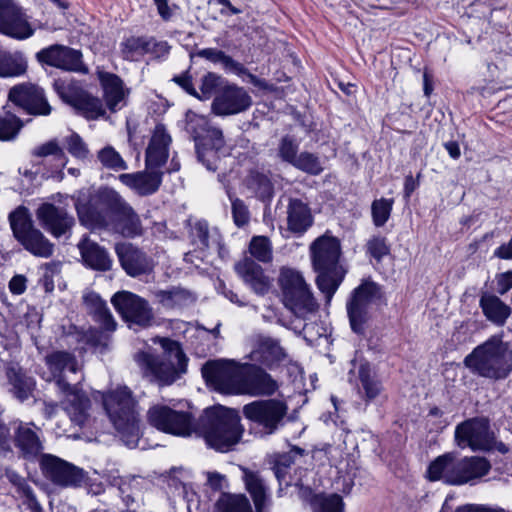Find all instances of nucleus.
Masks as SVG:
<instances>
[{"mask_svg": "<svg viewBox=\"0 0 512 512\" xmlns=\"http://www.w3.org/2000/svg\"><path fill=\"white\" fill-rule=\"evenodd\" d=\"M121 54L123 59L128 61L138 60L149 52L148 37H135L131 36L123 40L120 44Z\"/></svg>", "mask_w": 512, "mask_h": 512, "instance_id": "nucleus-48", "label": "nucleus"}, {"mask_svg": "<svg viewBox=\"0 0 512 512\" xmlns=\"http://www.w3.org/2000/svg\"><path fill=\"white\" fill-rule=\"evenodd\" d=\"M148 421L160 431L181 437L190 436L195 427L191 413L177 411L165 405L151 407Z\"/></svg>", "mask_w": 512, "mask_h": 512, "instance_id": "nucleus-17", "label": "nucleus"}, {"mask_svg": "<svg viewBox=\"0 0 512 512\" xmlns=\"http://www.w3.org/2000/svg\"><path fill=\"white\" fill-rule=\"evenodd\" d=\"M221 144L219 148L216 145V140L204 141V143L197 144L195 147L197 159L209 171H216L218 162L222 156L229 155V147L225 144L224 136L221 135Z\"/></svg>", "mask_w": 512, "mask_h": 512, "instance_id": "nucleus-38", "label": "nucleus"}, {"mask_svg": "<svg viewBox=\"0 0 512 512\" xmlns=\"http://www.w3.org/2000/svg\"><path fill=\"white\" fill-rule=\"evenodd\" d=\"M36 58L40 63L66 71L85 70L81 51L64 45L55 44L44 48L36 54Z\"/></svg>", "mask_w": 512, "mask_h": 512, "instance_id": "nucleus-22", "label": "nucleus"}, {"mask_svg": "<svg viewBox=\"0 0 512 512\" xmlns=\"http://www.w3.org/2000/svg\"><path fill=\"white\" fill-rule=\"evenodd\" d=\"M189 237L191 244L199 250H205L212 245L219 247L220 237L216 229L210 231L209 225L205 220H197L190 224Z\"/></svg>", "mask_w": 512, "mask_h": 512, "instance_id": "nucleus-41", "label": "nucleus"}, {"mask_svg": "<svg viewBox=\"0 0 512 512\" xmlns=\"http://www.w3.org/2000/svg\"><path fill=\"white\" fill-rule=\"evenodd\" d=\"M163 172L156 168H148L145 170L120 174L119 180L127 187L135 190L141 196L154 194L162 183Z\"/></svg>", "mask_w": 512, "mask_h": 512, "instance_id": "nucleus-27", "label": "nucleus"}, {"mask_svg": "<svg viewBox=\"0 0 512 512\" xmlns=\"http://www.w3.org/2000/svg\"><path fill=\"white\" fill-rule=\"evenodd\" d=\"M237 274L258 295L266 294L271 286L268 276L262 267L252 258L245 257L235 265Z\"/></svg>", "mask_w": 512, "mask_h": 512, "instance_id": "nucleus-32", "label": "nucleus"}, {"mask_svg": "<svg viewBox=\"0 0 512 512\" xmlns=\"http://www.w3.org/2000/svg\"><path fill=\"white\" fill-rule=\"evenodd\" d=\"M191 58L199 57L204 58L212 63H220L227 70H230L238 75L245 74L247 69L243 64L235 61L232 57L226 55L222 50L216 48H205L195 53H192Z\"/></svg>", "mask_w": 512, "mask_h": 512, "instance_id": "nucleus-44", "label": "nucleus"}, {"mask_svg": "<svg viewBox=\"0 0 512 512\" xmlns=\"http://www.w3.org/2000/svg\"><path fill=\"white\" fill-rule=\"evenodd\" d=\"M62 144L69 154L78 160L85 161L90 155L87 144L76 132H71L69 135L63 137Z\"/></svg>", "mask_w": 512, "mask_h": 512, "instance_id": "nucleus-51", "label": "nucleus"}, {"mask_svg": "<svg viewBox=\"0 0 512 512\" xmlns=\"http://www.w3.org/2000/svg\"><path fill=\"white\" fill-rule=\"evenodd\" d=\"M383 298L381 287L369 280L356 287L347 302V314L351 329L358 335H364L372 315V307L378 305Z\"/></svg>", "mask_w": 512, "mask_h": 512, "instance_id": "nucleus-10", "label": "nucleus"}, {"mask_svg": "<svg viewBox=\"0 0 512 512\" xmlns=\"http://www.w3.org/2000/svg\"><path fill=\"white\" fill-rule=\"evenodd\" d=\"M79 221L90 228L111 229L122 236L133 238L142 234V225L139 216L129 205L114 218L103 215L102 212L89 210L85 206L76 204Z\"/></svg>", "mask_w": 512, "mask_h": 512, "instance_id": "nucleus-9", "label": "nucleus"}, {"mask_svg": "<svg viewBox=\"0 0 512 512\" xmlns=\"http://www.w3.org/2000/svg\"><path fill=\"white\" fill-rule=\"evenodd\" d=\"M394 200L387 198L376 199L371 205L373 223L376 227H382L388 221Z\"/></svg>", "mask_w": 512, "mask_h": 512, "instance_id": "nucleus-54", "label": "nucleus"}, {"mask_svg": "<svg viewBox=\"0 0 512 512\" xmlns=\"http://www.w3.org/2000/svg\"><path fill=\"white\" fill-rule=\"evenodd\" d=\"M40 469L47 480L62 488L82 487L89 478L84 469L52 454L42 455Z\"/></svg>", "mask_w": 512, "mask_h": 512, "instance_id": "nucleus-13", "label": "nucleus"}, {"mask_svg": "<svg viewBox=\"0 0 512 512\" xmlns=\"http://www.w3.org/2000/svg\"><path fill=\"white\" fill-rule=\"evenodd\" d=\"M187 132L194 139L195 147L204 141L216 140V145L221 144V135L223 134L219 128L212 127L206 117L201 115H192L186 126ZM219 148V146H217Z\"/></svg>", "mask_w": 512, "mask_h": 512, "instance_id": "nucleus-36", "label": "nucleus"}, {"mask_svg": "<svg viewBox=\"0 0 512 512\" xmlns=\"http://www.w3.org/2000/svg\"><path fill=\"white\" fill-rule=\"evenodd\" d=\"M115 252L123 270L131 277L149 274L154 267L151 257L131 243H118Z\"/></svg>", "mask_w": 512, "mask_h": 512, "instance_id": "nucleus-25", "label": "nucleus"}, {"mask_svg": "<svg viewBox=\"0 0 512 512\" xmlns=\"http://www.w3.org/2000/svg\"><path fill=\"white\" fill-rule=\"evenodd\" d=\"M173 81L177 83L185 92L194 97H199L197 90L192 84V77L188 71L174 76Z\"/></svg>", "mask_w": 512, "mask_h": 512, "instance_id": "nucleus-64", "label": "nucleus"}, {"mask_svg": "<svg viewBox=\"0 0 512 512\" xmlns=\"http://www.w3.org/2000/svg\"><path fill=\"white\" fill-rule=\"evenodd\" d=\"M97 159L101 165L109 170L122 171L128 169L126 161L122 156L110 145L105 146L97 153Z\"/></svg>", "mask_w": 512, "mask_h": 512, "instance_id": "nucleus-50", "label": "nucleus"}, {"mask_svg": "<svg viewBox=\"0 0 512 512\" xmlns=\"http://www.w3.org/2000/svg\"><path fill=\"white\" fill-rule=\"evenodd\" d=\"M93 319L100 325L101 329L107 332H113L116 330L117 322L108 307L93 317Z\"/></svg>", "mask_w": 512, "mask_h": 512, "instance_id": "nucleus-62", "label": "nucleus"}, {"mask_svg": "<svg viewBox=\"0 0 512 512\" xmlns=\"http://www.w3.org/2000/svg\"><path fill=\"white\" fill-rule=\"evenodd\" d=\"M170 143L171 137L167 133L164 125H156L146 149L145 165L148 168H156L160 170V168L166 164L169 157Z\"/></svg>", "mask_w": 512, "mask_h": 512, "instance_id": "nucleus-28", "label": "nucleus"}, {"mask_svg": "<svg viewBox=\"0 0 512 512\" xmlns=\"http://www.w3.org/2000/svg\"><path fill=\"white\" fill-rule=\"evenodd\" d=\"M291 165L310 175H319L323 171L319 157L307 151L300 153Z\"/></svg>", "mask_w": 512, "mask_h": 512, "instance_id": "nucleus-53", "label": "nucleus"}, {"mask_svg": "<svg viewBox=\"0 0 512 512\" xmlns=\"http://www.w3.org/2000/svg\"><path fill=\"white\" fill-rule=\"evenodd\" d=\"M111 303L130 328L133 326L146 328L151 326L154 321L153 310L148 301L132 292L119 291L115 293L111 298Z\"/></svg>", "mask_w": 512, "mask_h": 512, "instance_id": "nucleus-16", "label": "nucleus"}, {"mask_svg": "<svg viewBox=\"0 0 512 512\" xmlns=\"http://www.w3.org/2000/svg\"><path fill=\"white\" fill-rule=\"evenodd\" d=\"M22 127L23 123L16 115L10 111H0V141H13Z\"/></svg>", "mask_w": 512, "mask_h": 512, "instance_id": "nucleus-49", "label": "nucleus"}, {"mask_svg": "<svg viewBox=\"0 0 512 512\" xmlns=\"http://www.w3.org/2000/svg\"><path fill=\"white\" fill-rule=\"evenodd\" d=\"M13 443L18 456L27 461H34L42 457L44 445L42 441V430L33 422H22L16 420L12 424Z\"/></svg>", "mask_w": 512, "mask_h": 512, "instance_id": "nucleus-19", "label": "nucleus"}, {"mask_svg": "<svg viewBox=\"0 0 512 512\" xmlns=\"http://www.w3.org/2000/svg\"><path fill=\"white\" fill-rule=\"evenodd\" d=\"M490 469L491 465L484 457L458 459L454 453H445L431 462L427 474L431 481L442 480L451 485H463L487 475Z\"/></svg>", "mask_w": 512, "mask_h": 512, "instance_id": "nucleus-6", "label": "nucleus"}, {"mask_svg": "<svg viewBox=\"0 0 512 512\" xmlns=\"http://www.w3.org/2000/svg\"><path fill=\"white\" fill-rule=\"evenodd\" d=\"M103 406L124 444L135 448L140 436L139 417L130 389L124 386L112 390L103 397Z\"/></svg>", "mask_w": 512, "mask_h": 512, "instance_id": "nucleus-5", "label": "nucleus"}, {"mask_svg": "<svg viewBox=\"0 0 512 512\" xmlns=\"http://www.w3.org/2000/svg\"><path fill=\"white\" fill-rule=\"evenodd\" d=\"M32 155L36 157L54 156L57 160L62 161V167H64L68 161L64 149L57 139H51L37 146L32 151Z\"/></svg>", "mask_w": 512, "mask_h": 512, "instance_id": "nucleus-55", "label": "nucleus"}, {"mask_svg": "<svg viewBox=\"0 0 512 512\" xmlns=\"http://www.w3.org/2000/svg\"><path fill=\"white\" fill-rule=\"evenodd\" d=\"M367 251L375 260L380 262L384 256L389 254L390 248L384 237H373L367 243Z\"/></svg>", "mask_w": 512, "mask_h": 512, "instance_id": "nucleus-60", "label": "nucleus"}, {"mask_svg": "<svg viewBox=\"0 0 512 512\" xmlns=\"http://www.w3.org/2000/svg\"><path fill=\"white\" fill-rule=\"evenodd\" d=\"M471 373L492 381L505 380L512 373V350L500 336L476 346L463 360Z\"/></svg>", "mask_w": 512, "mask_h": 512, "instance_id": "nucleus-4", "label": "nucleus"}, {"mask_svg": "<svg viewBox=\"0 0 512 512\" xmlns=\"http://www.w3.org/2000/svg\"><path fill=\"white\" fill-rule=\"evenodd\" d=\"M312 224L313 216L308 205L300 199L291 198L287 206L288 229L294 234L302 235Z\"/></svg>", "mask_w": 512, "mask_h": 512, "instance_id": "nucleus-34", "label": "nucleus"}, {"mask_svg": "<svg viewBox=\"0 0 512 512\" xmlns=\"http://www.w3.org/2000/svg\"><path fill=\"white\" fill-rule=\"evenodd\" d=\"M243 367L239 395L251 397H271L279 389V384L264 368L257 364Z\"/></svg>", "mask_w": 512, "mask_h": 512, "instance_id": "nucleus-20", "label": "nucleus"}, {"mask_svg": "<svg viewBox=\"0 0 512 512\" xmlns=\"http://www.w3.org/2000/svg\"><path fill=\"white\" fill-rule=\"evenodd\" d=\"M243 367L229 360L208 361L202 367L205 381L220 393L239 395Z\"/></svg>", "mask_w": 512, "mask_h": 512, "instance_id": "nucleus-15", "label": "nucleus"}, {"mask_svg": "<svg viewBox=\"0 0 512 512\" xmlns=\"http://www.w3.org/2000/svg\"><path fill=\"white\" fill-rule=\"evenodd\" d=\"M99 80L107 108L115 113L124 107L129 90L124 88L122 79L113 73L100 72Z\"/></svg>", "mask_w": 512, "mask_h": 512, "instance_id": "nucleus-31", "label": "nucleus"}, {"mask_svg": "<svg viewBox=\"0 0 512 512\" xmlns=\"http://www.w3.org/2000/svg\"><path fill=\"white\" fill-rule=\"evenodd\" d=\"M479 304L486 318L499 326L504 325L511 314V308L493 294L484 293Z\"/></svg>", "mask_w": 512, "mask_h": 512, "instance_id": "nucleus-40", "label": "nucleus"}, {"mask_svg": "<svg viewBox=\"0 0 512 512\" xmlns=\"http://www.w3.org/2000/svg\"><path fill=\"white\" fill-rule=\"evenodd\" d=\"M361 388L359 393L366 402L385 398L381 383L372 375L368 364H362L358 371Z\"/></svg>", "mask_w": 512, "mask_h": 512, "instance_id": "nucleus-43", "label": "nucleus"}, {"mask_svg": "<svg viewBox=\"0 0 512 512\" xmlns=\"http://www.w3.org/2000/svg\"><path fill=\"white\" fill-rule=\"evenodd\" d=\"M9 222L14 237L29 253L40 258L53 255L54 244L33 226L27 208L20 206L11 212Z\"/></svg>", "mask_w": 512, "mask_h": 512, "instance_id": "nucleus-11", "label": "nucleus"}, {"mask_svg": "<svg viewBox=\"0 0 512 512\" xmlns=\"http://www.w3.org/2000/svg\"><path fill=\"white\" fill-rule=\"evenodd\" d=\"M77 247L85 266L101 272L109 271L112 268L113 261L108 251L87 235L82 237Z\"/></svg>", "mask_w": 512, "mask_h": 512, "instance_id": "nucleus-29", "label": "nucleus"}, {"mask_svg": "<svg viewBox=\"0 0 512 512\" xmlns=\"http://www.w3.org/2000/svg\"><path fill=\"white\" fill-rule=\"evenodd\" d=\"M228 198L231 202V210L233 222L237 227H244L250 221V211L245 202L233 195L230 191H227Z\"/></svg>", "mask_w": 512, "mask_h": 512, "instance_id": "nucleus-56", "label": "nucleus"}, {"mask_svg": "<svg viewBox=\"0 0 512 512\" xmlns=\"http://www.w3.org/2000/svg\"><path fill=\"white\" fill-rule=\"evenodd\" d=\"M45 364L49 370L45 380L55 381L58 389L66 396L65 411L71 422L83 427L89 417L90 399L66 380L67 372L76 374L78 371L75 355L68 351H53L45 356Z\"/></svg>", "mask_w": 512, "mask_h": 512, "instance_id": "nucleus-1", "label": "nucleus"}, {"mask_svg": "<svg viewBox=\"0 0 512 512\" xmlns=\"http://www.w3.org/2000/svg\"><path fill=\"white\" fill-rule=\"evenodd\" d=\"M243 431L238 411L219 405L204 410L193 433L203 437L209 447L227 452L240 441Z\"/></svg>", "mask_w": 512, "mask_h": 512, "instance_id": "nucleus-2", "label": "nucleus"}, {"mask_svg": "<svg viewBox=\"0 0 512 512\" xmlns=\"http://www.w3.org/2000/svg\"><path fill=\"white\" fill-rule=\"evenodd\" d=\"M155 343L161 346V354L141 351L135 355V361L146 376L160 385H170L187 372L188 357L175 340L159 337Z\"/></svg>", "mask_w": 512, "mask_h": 512, "instance_id": "nucleus-3", "label": "nucleus"}, {"mask_svg": "<svg viewBox=\"0 0 512 512\" xmlns=\"http://www.w3.org/2000/svg\"><path fill=\"white\" fill-rule=\"evenodd\" d=\"M313 266L316 271H335L340 256L336 238L320 237L311 246Z\"/></svg>", "mask_w": 512, "mask_h": 512, "instance_id": "nucleus-26", "label": "nucleus"}, {"mask_svg": "<svg viewBox=\"0 0 512 512\" xmlns=\"http://www.w3.org/2000/svg\"><path fill=\"white\" fill-rule=\"evenodd\" d=\"M155 299L165 309H181L193 304L195 296L187 289L172 287L154 292Z\"/></svg>", "mask_w": 512, "mask_h": 512, "instance_id": "nucleus-39", "label": "nucleus"}, {"mask_svg": "<svg viewBox=\"0 0 512 512\" xmlns=\"http://www.w3.org/2000/svg\"><path fill=\"white\" fill-rule=\"evenodd\" d=\"M98 207H89L86 204L81 203L79 200L75 202V205L79 203L85 206L89 210L102 212L103 215L109 218H114L121 211H123L129 204L121 197V195L111 188H104L98 193Z\"/></svg>", "mask_w": 512, "mask_h": 512, "instance_id": "nucleus-37", "label": "nucleus"}, {"mask_svg": "<svg viewBox=\"0 0 512 512\" xmlns=\"http://www.w3.org/2000/svg\"><path fill=\"white\" fill-rule=\"evenodd\" d=\"M27 68V59L22 52L0 51V78L22 76Z\"/></svg>", "mask_w": 512, "mask_h": 512, "instance_id": "nucleus-42", "label": "nucleus"}, {"mask_svg": "<svg viewBox=\"0 0 512 512\" xmlns=\"http://www.w3.org/2000/svg\"><path fill=\"white\" fill-rule=\"evenodd\" d=\"M303 454L304 449L293 447L290 451L277 455L275 463L283 466L284 468H289L294 463L295 458L297 456H302Z\"/></svg>", "mask_w": 512, "mask_h": 512, "instance_id": "nucleus-63", "label": "nucleus"}, {"mask_svg": "<svg viewBox=\"0 0 512 512\" xmlns=\"http://www.w3.org/2000/svg\"><path fill=\"white\" fill-rule=\"evenodd\" d=\"M319 274L316 283L319 290L325 294L327 302H329L336 290L338 289L341 279L332 275L334 271H317Z\"/></svg>", "mask_w": 512, "mask_h": 512, "instance_id": "nucleus-57", "label": "nucleus"}, {"mask_svg": "<svg viewBox=\"0 0 512 512\" xmlns=\"http://www.w3.org/2000/svg\"><path fill=\"white\" fill-rule=\"evenodd\" d=\"M242 479L245 487L251 495L256 512H269L270 499L268 495V487L259 472L252 471L248 468H242Z\"/></svg>", "mask_w": 512, "mask_h": 512, "instance_id": "nucleus-33", "label": "nucleus"}, {"mask_svg": "<svg viewBox=\"0 0 512 512\" xmlns=\"http://www.w3.org/2000/svg\"><path fill=\"white\" fill-rule=\"evenodd\" d=\"M313 512H344V502L338 494H315L310 499Z\"/></svg>", "mask_w": 512, "mask_h": 512, "instance_id": "nucleus-47", "label": "nucleus"}, {"mask_svg": "<svg viewBox=\"0 0 512 512\" xmlns=\"http://www.w3.org/2000/svg\"><path fill=\"white\" fill-rule=\"evenodd\" d=\"M454 440L461 448L473 451H490L494 444V432L485 417H474L459 423L455 427Z\"/></svg>", "mask_w": 512, "mask_h": 512, "instance_id": "nucleus-14", "label": "nucleus"}, {"mask_svg": "<svg viewBox=\"0 0 512 512\" xmlns=\"http://www.w3.org/2000/svg\"><path fill=\"white\" fill-rule=\"evenodd\" d=\"M222 82L223 79L221 76L212 72H208L201 79V96L199 95V97L197 98L201 100H206L209 99L213 94H217V92L219 91L217 89L221 88L220 86Z\"/></svg>", "mask_w": 512, "mask_h": 512, "instance_id": "nucleus-59", "label": "nucleus"}, {"mask_svg": "<svg viewBox=\"0 0 512 512\" xmlns=\"http://www.w3.org/2000/svg\"><path fill=\"white\" fill-rule=\"evenodd\" d=\"M83 301L88 313L92 315V317H95L108 307L106 302L95 292L86 293L83 296Z\"/></svg>", "mask_w": 512, "mask_h": 512, "instance_id": "nucleus-61", "label": "nucleus"}, {"mask_svg": "<svg viewBox=\"0 0 512 512\" xmlns=\"http://www.w3.org/2000/svg\"><path fill=\"white\" fill-rule=\"evenodd\" d=\"M252 97L243 87L226 84L217 92L212 102V112L218 116H230L247 111Z\"/></svg>", "mask_w": 512, "mask_h": 512, "instance_id": "nucleus-21", "label": "nucleus"}, {"mask_svg": "<svg viewBox=\"0 0 512 512\" xmlns=\"http://www.w3.org/2000/svg\"><path fill=\"white\" fill-rule=\"evenodd\" d=\"M288 405L277 398L258 399L247 403L242 408L250 429L260 437L276 433L283 425L288 413Z\"/></svg>", "mask_w": 512, "mask_h": 512, "instance_id": "nucleus-7", "label": "nucleus"}, {"mask_svg": "<svg viewBox=\"0 0 512 512\" xmlns=\"http://www.w3.org/2000/svg\"><path fill=\"white\" fill-rule=\"evenodd\" d=\"M249 357L251 361L272 370L285 359L286 353L277 339L260 337Z\"/></svg>", "mask_w": 512, "mask_h": 512, "instance_id": "nucleus-30", "label": "nucleus"}, {"mask_svg": "<svg viewBox=\"0 0 512 512\" xmlns=\"http://www.w3.org/2000/svg\"><path fill=\"white\" fill-rule=\"evenodd\" d=\"M213 512H252V509L246 496L222 494L216 501Z\"/></svg>", "mask_w": 512, "mask_h": 512, "instance_id": "nucleus-46", "label": "nucleus"}, {"mask_svg": "<svg viewBox=\"0 0 512 512\" xmlns=\"http://www.w3.org/2000/svg\"><path fill=\"white\" fill-rule=\"evenodd\" d=\"M249 252L260 262L268 263L272 260V245L265 236H254L249 244Z\"/></svg>", "mask_w": 512, "mask_h": 512, "instance_id": "nucleus-52", "label": "nucleus"}, {"mask_svg": "<svg viewBox=\"0 0 512 512\" xmlns=\"http://www.w3.org/2000/svg\"><path fill=\"white\" fill-rule=\"evenodd\" d=\"M0 32L12 38L23 40L34 34L25 14L17 6L0 0Z\"/></svg>", "mask_w": 512, "mask_h": 512, "instance_id": "nucleus-24", "label": "nucleus"}, {"mask_svg": "<svg viewBox=\"0 0 512 512\" xmlns=\"http://www.w3.org/2000/svg\"><path fill=\"white\" fill-rule=\"evenodd\" d=\"M7 375L13 396L20 402L27 401L34 391V379L13 369L9 370Z\"/></svg>", "mask_w": 512, "mask_h": 512, "instance_id": "nucleus-45", "label": "nucleus"}, {"mask_svg": "<svg viewBox=\"0 0 512 512\" xmlns=\"http://www.w3.org/2000/svg\"><path fill=\"white\" fill-rule=\"evenodd\" d=\"M278 283L283 296V303L296 317L306 319L318 309L303 276L291 268L280 270Z\"/></svg>", "mask_w": 512, "mask_h": 512, "instance_id": "nucleus-8", "label": "nucleus"}, {"mask_svg": "<svg viewBox=\"0 0 512 512\" xmlns=\"http://www.w3.org/2000/svg\"><path fill=\"white\" fill-rule=\"evenodd\" d=\"M40 225L55 238L69 233L75 225V219L64 207L52 203H43L36 210Z\"/></svg>", "mask_w": 512, "mask_h": 512, "instance_id": "nucleus-23", "label": "nucleus"}, {"mask_svg": "<svg viewBox=\"0 0 512 512\" xmlns=\"http://www.w3.org/2000/svg\"><path fill=\"white\" fill-rule=\"evenodd\" d=\"M299 143L297 140L290 135H285L281 138L278 145V156L279 158L292 164L298 156Z\"/></svg>", "mask_w": 512, "mask_h": 512, "instance_id": "nucleus-58", "label": "nucleus"}, {"mask_svg": "<svg viewBox=\"0 0 512 512\" xmlns=\"http://www.w3.org/2000/svg\"><path fill=\"white\" fill-rule=\"evenodd\" d=\"M8 99L31 115L48 116L52 112L43 88L33 83L13 86L9 90Z\"/></svg>", "mask_w": 512, "mask_h": 512, "instance_id": "nucleus-18", "label": "nucleus"}, {"mask_svg": "<svg viewBox=\"0 0 512 512\" xmlns=\"http://www.w3.org/2000/svg\"><path fill=\"white\" fill-rule=\"evenodd\" d=\"M53 88L63 102L76 109L89 120H95L106 115V109L101 99L92 96L72 81L57 79Z\"/></svg>", "mask_w": 512, "mask_h": 512, "instance_id": "nucleus-12", "label": "nucleus"}, {"mask_svg": "<svg viewBox=\"0 0 512 512\" xmlns=\"http://www.w3.org/2000/svg\"><path fill=\"white\" fill-rule=\"evenodd\" d=\"M244 187L252 196L262 202L269 203L274 196V184L270 178V174L258 169L248 171L243 181Z\"/></svg>", "mask_w": 512, "mask_h": 512, "instance_id": "nucleus-35", "label": "nucleus"}]
</instances>
